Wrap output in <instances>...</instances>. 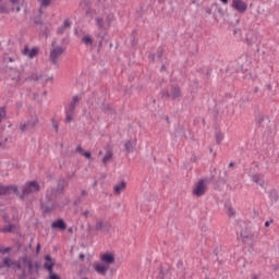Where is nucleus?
<instances>
[{
	"label": "nucleus",
	"instance_id": "6e6d98bb",
	"mask_svg": "<svg viewBox=\"0 0 279 279\" xmlns=\"http://www.w3.org/2000/svg\"><path fill=\"white\" fill-rule=\"evenodd\" d=\"M17 268L21 269V265H17Z\"/></svg>",
	"mask_w": 279,
	"mask_h": 279
},
{
	"label": "nucleus",
	"instance_id": "5701e85b",
	"mask_svg": "<svg viewBox=\"0 0 279 279\" xmlns=\"http://www.w3.org/2000/svg\"><path fill=\"white\" fill-rule=\"evenodd\" d=\"M264 121H265V116H263L260 113L255 116V123L257 126H260Z\"/></svg>",
	"mask_w": 279,
	"mask_h": 279
},
{
	"label": "nucleus",
	"instance_id": "423d86ee",
	"mask_svg": "<svg viewBox=\"0 0 279 279\" xmlns=\"http://www.w3.org/2000/svg\"><path fill=\"white\" fill-rule=\"evenodd\" d=\"M206 191H207L206 180L201 179L196 183V186L193 190V195H195L196 197H202L203 195H206Z\"/></svg>",
	"mask_w": 279,
	"mask_h": 279
},
{
	"label": "nucleus",
	"instance_id": "f8f14e48",
	"mask_svg": "<svg viewBox=\"0 0 279 279\" xmlns=\"http://www.w3.org/2000/svg\"><path fill=\"white\" fill-rule=\"evenodd\" d=\"M51 228L64 232V230H66V222H64L63 219H58L51 223Z\"/></svg>",
	"mask_w": 279,
	"mask_h": 279
},
{
	"label": "nucleus",
	"instance_id": "c85d7f7f",
	"mask_svg": "<svg viewBox=\"0 0 279 279\" xmlns=\"http://www.w3.org/2000/svg\"><path fill=\"white\" fill-rule=\"evenodd\" d=\"M156 56H157V58H159V59L162 58V56H165V48L159 47V48L157 49Z\"/></svg>",
	"mask_w": 279,
	"mask_h": 279
},
{
	"label": "nucleus",
	"instance_id": "9d476101",
	"mask_svg": "<svg viewBox=\"0 0 279 279\" xmlns=\"http://www.w3.org/2000/svg\"><path fill=\"white\" fill-rule=\"evenodd\" d=\"M45 260L46 263L44 264V269H47L48 274H53V265H56V262H53L51 255H46Z\"/></svg>",
	"mask_w": 279,
	"mask_h": 279
},
{
	"label": "nucleus",
	"instance_id": "de8ad7c7",
	"mask_svg": "<svg viewBox=\"0 0 279 279\" xmlns=\"http://www.w3.org/2000/svg\"><path fill=\"white\" fill-rule=\"evenodd\" d=\"M161 71H167V66L162 65Z\"/></svg>",
	"mask_w": 279,
	"mask_h": 279
},
{
	"label": "nucleus",
	"instance_id": "6e6552de",
	"mask_svg": "<svg viewBox=\"0 0 279 279\" xmlns=\"http://www.w3.org/2000/svg\"><path fill=\"white\" fill-rule=\"evenodd\" d=\"M10 3L19 5V0H0V14H8L10 12Z\"/></svg>",
	"mask_w": 279,
	"mask_h": 279
},
{
	"label": "nucleus",
	"instance_id": "a18cd8bd",
	"mask_svg": "<svg viewBox=\"0 0 279 279\" xmlns=\"http://www.w3.org/2000/svg\"><path fill=\"white\" fill-rule=\"evenodd\" d=\"M8 61H9V62H14V59H12V57H9V58H8Z\"/></svg>",
	"mask_w": 279,
	"mask_h": 279
},
{
	"label": "nucleus",
	"instance_id": "2eb2a0df",
	"mask_svg": "<svg viewBox=\"0 0 279 279\" xmlns=\"http://www.w3.org/2000/svg\"><path fill=\"white\" fill-rule=\"evenodd\" d=\"M171 99H180L182 92L178 85H172L170 89Z\"/></svg>",
	"mask_w": 279,
	"mask_h": 279
},
{
	"label": "nucleus",
	"instance_id": "37998d69",
	"mask_svg": "<svg viewBox=\"0 0 279 279\" xmlns=\"http://www.w3.org/2000/svg\"><path fill=\"white\" fill-rule=\"evenodd\" d=\"M81 195H82L83 197H86V195H88V192H86V190H83V191L81 192Z\"/></svg>",
	"mask_w": 279,
	"mask_h": 279
},
{
	"label": "nucleus",
	"instance_id": "0eeeda50",
	"mask_svg": "<svg viewBox=\"0 0 279 279\" xmlns=\"http://www.w3.org/2000/svg\"><path fill=\"white\" fill-rule=\"evenodd\" d=\"M231 8L239 12V14H245L247 12V2L243 0H232Z\"/></svg>",
	"mask_w": 279,
	"mask_h": 279
},
{
	"label": "nucleus",
	"instance_id": "9b49d317",
	"mask_svg": "<svg viewBox=\"0 0 279 279\" xmlns=\"http://www.w3.org/2000/svg\"><path fill=\"white\" fill-rule=\"evenodd\" d=\"M71 25H73V22H71V20H64L63 25L59 26L57 28V34L59 36H62V34H64V32H66V29H71Z\"/></svg>",
	"mask_w": 279,
	"mask_h": 279
},
{
	"label": "nucleus",
	"instance_id": "7ed1b4c3",
	"mask_svg": "<svg viewBox=\"0 0 279 279\" xmlns=\"http://www.w3.org/2000/svg\"><path fill=\"white\" fill-rule=\"evenodd\" d=\"M114 21V14L113 13H109L105 16H97L95 17V23H96V27L97 29H99V32H108L109 27H112V22Z\"/></svg>",
	"mask_w": 279,
	"mask_h": 279
},
{
	"label": "nucleus",
	"instance_id": "7c9ffc66",
	"mask_svg": "<svg viewBox=\"0 0 279 279\" xmlns=\"http://www.w3.org/2000/svg\"><path fill=\"white\" fill-rule=\"evenodd\" d=\"M51 123H52V128H53L54 132H59L58 121L56 119H52Z\"/></svg>",
	"mask_w": 279,
	"mask_h": 279
},
{
	"label": "nucleus",
	"instance_id": "603ef678",
	"mask_svg": "<svg viewBox=\"0 0 279 279\" xmlns=\"http://www.w3.org/2000/svg\"><path fill=\"white\" fill-rule=\"evenodd\" d=\"M84 215H85V217H88V211H85Z\"/></svg>",
	"mask_w": 279,
	"mask_h": 279
},
{
	"label": "nucleus",
	"instance_id": "393cba45",
	"mask_svg": "<svg viewBox=\"0 0 279 279\" xmlns=\"http://www.w3.org/2000/svg\"><path fill=\"white\" fill-rule=\"evenodd\" d=\"M64 189H66V180L62 179L58 183V191H61V193H64Z\"/></svg>",
	"mask_w": 279,
	"mask_h": 279
},
{
	"label": "nucleus",
	"instance_id": "72a5a7b5",
	"mask_svg": "<svg viewBox=\"0 0 279 279\" xmlns=\"http://www.w3.org/2000/svg\"><path fill=\"white\" fill-rule=\"evenodd\" d=\"M228 215H229V217H234V215H236V213L234 211V208L229 207L228 208Z\"/></svg>",
	"mask_w": 279,
	"mask_h": 279
},
{
	"label": "nucleus",
	"instance_id": "cd10ccee",
	"mask_svg": "<svg viewBox=\"0 0 279 279\" xmlns=\"http://www.w3.org/2000/svg\"><path fill=\"white\" fill-rule=\"evenodd\" d=\"M12 230H14V226L12 225H9V226H5L4 228L0 229V232H12Z\"/></svg>",
	"mask_w": 279,
	"mask_h": 279
},
{
	"label": "nucleus",
	"instance_id": "e433bc0d",
	"mask_svg": "<svg viewBox=\"0 0 279 279\" xmlns=\"http://www.w3.org/2000/svg\"><path fill=\"white\" fill-rule=\"evenodd\" d=\"M49 279H61V278L57 274L50 272L49 274Z\"/></svg>",
	"mask_w": 279,
	"mask_h": 279
},
{
	"label": "nucleus",
	"instance_id": "ea45409f",
	"mask_svg": "<svg viewBox=\"0 0 279 279\" xmlns=\"http://www.w3.org/2000/svg\"><path fill=\"white\" fill-rule=\"evenodd\" d=\"M271 223H274V220H268L265 222V228H269V226H271Z\"/></svg>",
	"mask_w": 279,
	"mask_h": 279
},
{
	"label": "nucleus",
	"instance_id": "2f4dec72",
	"mask_svg": "<svg viewBox=\"0 0 279 279\" xmlns=\"http://www.w3.org/2000/svg\"><path fill=\"white\" fill-rule=\"evenodd\" d=\"M5 108H0V123H1V121H3L4 120V118H5Z\"/></svg>",
	"mask_w": 279,
	"mask_h": 279
},
{
	"label": "nucleus",
	"instance_id": "3c124183",
	"mask_svg": "<svg viewBox=\"0 0 279 279\" xmlns=\"http://www.w3.org/2000/svg\"><path fill=\"white\" fill-rule=\"evenodd\" d=\"M80 258H81V259H84V254H81V255H80Z\"/></svg>",
	"mask_w": 279,
	"mask_h": 279
},
{
	"label": "nucleus",
	"instance_id": "6ab92c4d",
	"mask_svg": "<svg viewBox=\"0 0 279 279\" xmlns=\"http://www.w3.org/2000/svg\"><path fill=\"white\" fill-rule=\"evenodd\" d=\"M134 147H136V141L131 142L129 140L124 144V149H125L126 154H132V151H134Z\"/></svg>",
	"mask_w": 279,
	"mask_h": 279
},
{
	"label": "nucleus",
	"instance_id": "4c0bfd02",
	"mask_svg": "<svg viewBox=\"0 0 279 279\" xmlns=\"http://www.w3.org/2000/svg\"><path fill=\"white\" fill-rule=\"evenodd\" d=\"M162 97H167V99H169V97H171V92L170 93L168 90L163 92Z\"/></svg>",
	"mask_w": 279,
	"mask_h": 279
},
{
	"label": "nucleus",
	"instance_id": "aec40b11",
	"mask_svg": "<svg viewBox=\"0 0 279 279\" xmlns=\"http://www.w3.org/2000/svg\"><path fill=\"white\" fill-rule=\"evenodd\" d=\"M260 178H263V174H260V173L253 174L252 182H255V184H259V186L264 187L265 182L264 181L260 182Z\"/></svg>",
	"mask_w": 279,
	"mask_h": 279
},
{
	"label": "nucleus",
	"instance_id": "58836bf2",
	"mask_svg": "<svg viewBox=\"0 0 279 279\" xmlns=\"http://www.w3.org/2000/svg\"><path fill=\"white\" fill-rule=\"evenodd\" d=\"M76 151H77L78 154H82V155H83L85 150H84V148H82V146H77V147H76Z\"/></svg>",
	"mask_w": 279,
	"mask_h": 279
},
{
	"label": "nucleus",
	"instance_id": "49530a36",
	"mask_svg": "<svg viewBox=\"0 0 279 279\" xmlns=\"http://www.w3.org/2000/svg\"><path fill=\"white\" fill-rule=\"evenodd\" d=\"M229 167H230V168L234 167V162L231 161V162L229 163Z\"/></svg>",
	"mask_w": 279,
	"mask_h": 279
},
{
	"label": "nucleus",
	"instance_id": "473e14b6",
	"mask_svg": "<svg viewBox=\"0 0 279 279\" xmlns=\"http://www.w3.org/2000/svg\"><path fill=\"white\" fill-rule=\"evenodd\" d=\"M9 252H12V247L0 248V254H9Z\"/></svg>",
	"mask_w": 279,
	"mask_h": 279
},
{
	"label": "nucleus",
	"instance_id": "b1692460",
	"mask_svg": "<svg viewBox=\"0 0 279 279\" xmlns=\"http://www.w3.org/2000/svg\"><path fill=\"white\" fill-rule=\"evenodd\" d=\"M110 160H112V151L108 150L102 158V162L105 165H108V162H110Z\"/></svg>",
	"mask_w": 279,
	"mask_h": 279
},
{
	"label": "nucleus",
	"instance_id": "1a4fd4ad",
	"mask_svg": "<svg viewBox=\"0 0 279 279\" xmlns=\"http://www.w3.org/2000/svg\"><path fill=\"white\" fill-rule=\"evenodd\" d=\"M38 125V118H33L26 122L20 123L21 132H27V130H34Z\"/></svg>",
	"mask_w": 279,
	"mask_h": 279
},
{
	"label": "nucleus",
	"instance_id": "f257e3e1",
	"mask_svg": "<svg viewBox=\"0 0 279 279\" xmlns=\"http://www.w3.org/2000/svg\"><path fill=\"white\" fill-rule=\"evenodd\" d=\"M40 191V184H38L36 181H28L26 184L22 187V194H19V186L16 185H3L0 184V195H19L21 199H25L27 195H32L33 193H38Z\"/></svg>",
	"mask_w": 279,
	"mask_h": 279
},
{
	"label": "nucleus",
	"instance_id": "f3484780",
	"mask_svg": "<svg viewBox=\"0 0 279 279\" xmlns=\"http://www.w3.org/2000/svg\"><path fill=\"white\" fill-rule=\"evenodd\" d=\"M110 230V222L98 220L95 225V230Z\"/></svg>",
	"mask_w": 279,
	"mask_h": 279
},
{
	"label": "nucleus",
	"instance_id": "a211bd4d",
	"mask_svg": "<svg viewBox=\"0 0 279 279\" xmlns=\"http://www.w3.org/2000/svg\"><path fill=\"white\" fill-rule=\"evenodd\" d=\"M126 186H128V183H125V181H122L121 183L114 185L113 187L114 195H121V192L124 191Z\"/></svg>",
	"mask_w": 279,
	"mask_h": 279
},
{
	"label": "nucleus",
	"instance_id": "bf43d9fd",
	"mask_svg": "<svg viewBox=\"0 0 279 279\" xmlns=\"http://www.w3.org/2000/svg\"><path fill=\"white\" fill-rule=\"evenodd\" d=\"M25 276H26V275H25V271H24V278H25Z\"/></svg>",
	"mask_w": 279,
	"mask_h": 279
},
{
	"label": "nucleus",
	"instance_id": "c03bdc74",
	"mask_svg": "<svg viewBox=\"0 0 279 279\" xmlns=\"http://www.w3.org/2000/svg\"><path fill=\"white\" fill-rule=\"evenodd\" d=\"M223 5H228V0H220Z\"/></svg>",
	"mask_w": 279,
	"mask_h": 279
},
{
	"label": "nucleus",
	"instance_id": "13d9d810",
	"mask_svg": "<svg viewBox=\"0 0 279 279\" xmlns=\"http://www.w3.org/2000/svg\"><path fill=\"white\" fill-rule=\"evenodd\" d=\"M101 40H104V36H100Z\"/></svg>",
	"mask_w": 279,
	"mask_h": 279
},
{
	"label": "nucleus",
	"instance_id": "ddd939ff",
	"mask_svg": "<svg viewBox=\"0 0 279 279\" xmlns=\"http://www.w3.org/2000/svg\"><path fill=\"white\" fill-rule=\"evenodd\" d=\"M100 260L108 267V265L114 264V255L112 253H105L101 255Z\"/></svg>",
	"mask_w": 279,
	"mask_h": 279
},
{
	"label": "nucleus",
	"instance_id": "f704fd0d",
	"mask_svg": "<svg viewBox=\"0 0 279 279\" xmlns=\"http://www.w3.org/2000/svg\"><path fill=\"white\" fill-rule=\"evenodd\" d=\"M8 138H5L4 141L0 142V147L1 149H5V147H8Z\"/></svg>",
	"mask_w": 279,
	"mask_h": 279
},
{
	"label": "nucleus",
	"instance_id": "412c9836",
	"mask_svg": "<svg viewBox=\"0 0 279 279\" xmlns=\"http://www.w3.org/2000/svg\"><path fill=\"white\" fill-rule=\"evenodd\" d=\"M82 43H83V45L90 46V45H93L94 40H93V37L90 35H85L82 38Z\"/></svg>",
	"mask_w": 279,
	"mask_h": 279
},
{
	"label": "nucleus",
	"instance_id": "a878e982",
	"mask_svg": "<svg viewBox=\"0 0 279 279\" xmlns=\"http://www.w3.org/2000/svg\"><path fill=\"white\" fill-rule=\"evenodd\" d=\"M11 265H12V259L10 257H4L3 264H2V266H0V268L1 267H10Z\"/></svg>",
	"mask_w": 279,
	"mask_h": 279
},
{
	"label": "nucleus",
	"instance_id": "5fc2aeb1",
	"mask_svg": "<svg viewBox=\"0 0 279 279\" xmlns=\"http://www.w3.org/2000/svg\"><path fill=\"white\" fill-rule=\"evenodd\" d=\"M28 267H29V269H32V264L31 263L28 264Z\"/></svg>",
	"mask_w": 279,
	"mask_h": 279
},
{
	"label": "nucleus",
	"instance_id": "4d7b16f0",
	"mask_svg": "<svg viewBox=\"0 0 279 279\" xmlns=\"http://www.w3.org/2000/svg\"><path fill=\"white\" fill-rule=\"evenodd\" d=\"M97 37L99 38V37H101V35L98 34Z\"/></svg>",
	"mask_w": 279,
	"mask_h": 279
},
{
	"label": "nucleus",
	"instance_id": "09e8293b",
	"mask_svg": "<svg viewBox=\"0 0 279 279\" xmlns=\"http://www.w3.org/2000/svg\"><path fill=\"white\" fill-rule=\"evenodd\" d=\"M16 12H21V7H17V8H16Z\"/></svg>",
	"mask_w": 279,
	"mask_h": 279
},
{
	"label": "nucleus",
	"instance_id": "8fccbe9b",
	"mask_svg": "<svg viewBox=\"0 0 279 279\" xmlns=\"http://www.w3.org/2000/svg\"><path fill=\"white\" fill-rule=\"evenodd\" d=\"M166 121H167V123H169V116L166 117Z\"/></svg>",
	"mask_w": 279,
	"mask_h": 279
},
{
	"label": "nucleus",
	"instance_id": "c9c22d12",
	"mask_svg": "<svg viewBox=\"0 0 279 279\" xmlns=\"http://www.w3.org/2000/svg\"><path fill=\"white\" fill-rule=\"evenodd\" d=\"M82 156H85V158H87L88 160H90V158H93V156L90 155V151H84Z\"/></svg>",
	"mask_w": 279,
	"mask_h": 279
},
{
	"label": "nucleus",
	"instance_id": "39448f33",
	"mask_svg": "<svg viewBox=\"0 0 279 279\" xmlns=\"http://www.w3.org/2000/svg\"><path fill=\"white\" fill-rule=\"evenodd\" d=\"M64 53V49L62 46H57L50 51L49 56V62L50 64H53V66H60V63L58 60H60V57Z\"/></svg>",
	"mask_w": 279,
	"mask_h": 279
},
{
	"label": "nucleus",
	"instance_id": "4be33fe9",
	"mask_svg": "<svg viewBox=\"0 0 279 279\" xmlns=\"http://www.w3.org/2000/svg\"><path fill=\"white\" fill-rule=\"evenodd\" d=\"M215 138H216L217 145H221V142L223 141L225 135L223 133H221V131H217L215 134Z\"/></svg>",
	"mask_w": 279,
	"mask_h": 279
},
{
	"label": "nucleus",
	"instance_id": "c756f323",
	"mask_svg": "<svg viewBox=\"0 0 279 279\" xmlns=\"http://www.w3.org/2000/svg\"><path fill=\"white\" fill-rule=\"evenodd\" d=\"M41 8H47L51 5V0H40Z\"/></svg>",
	"mask_w": 279,
	"mask_h": 279
},
{
	"label": "nucleus",
	"instance_id": "4468645a",
	"mask_svg": "<svg viewBox=\"0 0 279 279\" xmlns=\"http://www.w3.org/2000/svg\"><path fill=\"white\" fill-rule=\"evenodd\" d=\"M38 48H33L32 50L26 46L23 50V56H28V58L34 59L38 56Z\"/></svg>",
	"mask_w": 279,
	"mask_h": 279
},
{
	"label": "nucleus",
	"instance_id": "864d4df0",
	"mask_svg": "<svg viewBox=\"0 0 279 279\" xmlns=\"http://www.w3.org/2000/svg\"><path fill=\"white\" fill-rule=\"evenodd\" d=\"M98 45H99V47H101V45H102V41L100 40Z\"/></svg>",
	"mask_w": 279,
	"mask_h": 279
},
{
	"label": "nucleus",
	"instance_id": "dca6fc26",
	"mask_svg": "<svg viewBox=\"0 0 279 279\" xmlns=\"http://www.w3.org/2000/svg\"><path fill=\"white\" fill-rule=\"evenodd\" d=\"M94 269L100 276H106V274H108L109 267L104 264H94Z\"/></svg>",
	"mask_w": 279,
	"mask_h": 279
},
{
	"label": "nucleus",
	"instance_id": "20e7f679",
	"mask_svg": "<svg viewBox=\"0 0 279 279\" xmlns=\"http://www.w3.org/2000/svg\"><path fill=\"white\" fill-rule=\"evenodd\" d=\"M53 193H56V190L53 187L48 190L46 193V199L47 203H41V210L45 215H49V213H53L56 209V204H53Z\"/></svg>",
	"mask_w": 279,
	"mask_h": 279
},
{
	"label": "nucleus",
	"instance_id": "f03ea898",
	"mask_svg": "<svg viewBox=\"0 0 279 279\" xmlns=\"http://www.w3.org/2000/svg\"><path fill=\"white\" fill-rule=\"evenodd\" d=\"M82 101V96H73L72 100L64 107L65 112V123H71L73 119L75 118V108L80 105Z\"/></svg>",
	"mask_w": 279,
	"mask_h": 279
},
{
	"label": "nucleus",
	"instance_id": "bb28decb",
	"mask_svg": "<svg viewBox=\"0 0 279 279\" xmlns=\"http://www.w3.org/2000/svg\"><path fill=\"white\" fill-rule=\"evenodd\" d=\"M101 111L102 112H112V107H110V105H108V104H102V106H101Z\"/></svg>",
	"mask_w": 279,
	"mask_h": 279
},
{
	"label": "nucleus",
	"instance_id": "79ce46f5",
	"mask_svg": "<svg viewBox=\"0 0 279 279\" xmlns=\"http://www.w3.org/2000/svg\"><path fill=\"white\" fill-rule=\"evenodd\" d=\"M40 243L37 244V247H36V254H40Z\"/></svg>",
	"mask_w": 279,
	"mask_h": 279
},
{
	"label": "nucleus",
	"instance_id": "a19ab883",
	"mask_svg": "<svg viewBox=\"0 0 279 279\" xmlns=\"http://www.w3.org/2000/svg\"><path fill=\"white\" fill-rule=\"evenodd\" d=\"M148 58H149V60H151L154 62L156 60V54L150 53Z\"/></svg>",
	"mask_w": 279,
	"mask_h": 279
}]
</instances>
